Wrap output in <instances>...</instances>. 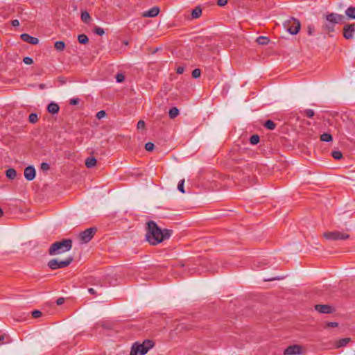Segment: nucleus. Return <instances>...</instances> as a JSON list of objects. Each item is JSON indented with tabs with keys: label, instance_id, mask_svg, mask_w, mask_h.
Instances as JSON below:
<instances>
[{
	"label": "nucleus",
	"instance_id": "f257e3e1",
	"mask_svg": "<svg viewBox=\"0 0 355 355\" xmlns=\"http://www.w3.org/2000/svg\"><path fill=\"white\" fill-rule=\"evenodd\" d=\"M173 231L168 229H161L155 222L147 223L146 238L147 241L153 245H156L166 239H168L172 235Z\"/></svg>",
	"mask_w": 355,
	"mask_h": 355
},
{
	"label": "nucleus",
	"instance_id": "f03ea898",
	"mask_svg": "<svg viewBox=\"0 0 355 355\" xmlns=\"http://www.w3.org/2000/svg\"><path fill=\"white\" fill-rule=\"evenodd\" d=\"M71 247L72 241L71 239H64L61 241L53 243L49 250V253L51 255L62 254L70 250Z\"/></svg>",
	"mask_w": 355,
	"mask_h": 355
},
{
	"label": "nucleus",
	"instance_id": "7ed1b4c3",
	"mask_svg": "<svg viewBox=\"0 0 355 355\" xmlns=\"http://www.w3.org/2000/svg\"><path fill=\"white\" fill-rule=\"evenodd\" d=\"M153 346L154 343L150 340H146L141 344L135 343L131 348L130 355H145Z\"/></svg>",
	"mask_w": 355,
	"mask_h": 355
},
{
	"label": "nucleus",
	"instance_id": "20e7f679",
	"mask_svg": "<svg viewBox=\"0 0 355 355\" xmlns=\"http://www.w3.org/2000/svg\"><path fill=\"white\" fill-rule=\"evenodd\" d=\"M284 28L292 35H296L301 27L300 22L295 19L290 18L284 23Z\"/></svg>",
	"mask_w": 355,
	"mask_h": 355
},
{
	"label": "nucleus",
	"instance_id": "39448f33",
	"mask_svg": "<svg viewBox=\"0 0 355 355\" xmlns=\"http://www.w3.org/2000/svg\"><path fill=\"white\" fill-rule=\"evenodd\" d=\"M73 261L72 257H69L64 260L59 261L56 259L50 260L48 262V266L52 270L63 268L68 266Z\"/></svg>",
	"mask_w": 355,
	"mask_h": 355
},
{
	"label": "nucleus",
	"instance_id": "423d86ee",
	"mask_svg": "<svg viewBox=\"0 0 355 355\" xmlns=\"http://www.w3.org/2000/svg\"><path fill=\"white\" fill-rule=\"evenodd\" d=\"M333 32V13L327 15L322 24V33L329 35Z\"/></svg>",
	"mask_w": 355,
	"mask_h": 355
},
{
	"label": "nucleus",
	"instance_id": "0eeeda50",
	"mask_svg": "<svg viewBox=\"0 0 355 355\" xmlns=\"http://www.w3.org/2000/svg\"><path fill=\"white\" fill-rule=\"evenodd\" d=\"M96 232V229L94 227L88 228L80 233L79 239L82 243H87L94 237Z\"/></svg>",
	"mask_w": 355,
	"mask_h": 355
},
{
	"label": "nucleus",
	"instance_id": "6e6552de",
	"mask_svg": "<svg viewBox=\"0 0 355 355\" xmlns=\"http://www.w3.org/2000/svg\"><path fill=\"white\" fill-rule=\"evenodd\" d=\"M302 354V347L299 345H290L284 351V355H300Z\"/></svg>",
	"mask_w": 355,
	"mask_h": 355
},
{
	"label": "nucleus",
	"instance_id": "1a4fd4ad",
	"mask_svg": "<svg viewBox=\"0 0 355 355\" xmlns=\"http://www.w3.org/2000/svg\"><path fill=\"white\" fill-rule=\"evenodd\" d=\"M355 33V23L348 24L343 27V37L347 40H351L354 37Z\"/></svg>",
	"mask_w": 355,
	"mask_h": 355
},
{
	"label": "nucleus",
	"instance_id": "9d476101",
	"mask_svg": "<svg viewBox=\"0 0 355 355\" xmlns=\"http://www.w3.org/2000/svg\"><path fill=\"white\" fill-rule=\"evenodd\" d=\"M24 175L28 181H31L35 178V169L33 166H28L24 169Z\"/></svg>",
	"mask_w": 355,
	"mask_h": 355
},
{
	"label": "nucleus",
	"instance_id": "9b49d317",
	"mask_svg": "<svg viewBox=\"0 0 355 355\" xmlns=\"http://www.w3.org/2000/svg\"><path fill=\"white\" fill-rule=\"evenodd\" d=\"M315 309L320 313H330L332 311L331 306L327 304H317L315 306Z\"/></svg>",
	"mask_w": 355,
	"mask_h": 355
},
{
	"label": "nucleus",
	"instance_id": "f8f14e48",
	"mask_svg": "<svg viewBox=\"0 0 355 355\" xmlns=\"http://www.w3.org/2000/svg\"><path fill=\"white\" fill-rule=\"evenodd\" d=\"M21 38L23 41L31 44H37L39 42V40L37 37H33L27 33L21 34Z\"/></svg>",
	"mask_w": 355,
	"mask_h": 355
},
{
	"label": "nucleus",
	"instance_id": "ddd939ff",
	"mask_svg": "<svg viewBox=\"0 0 355 355\" xmlns=\"http://www.w3.org/2000/svg\"><path fill=\"white\" fill-rule=\"evenodd\" d=\"M351 341L350 338H344L334 341V349L345 347Z\"/></svg>",
	"mask_w": 355,
	"mask_h": 355
},
{
	"label": "nucleus",
	"instance_id": "4468645a",
	"mask_svg": "<svg viewBox=\"0 0 355 355\" xmlns=\"http://www.w3.org/2000/svg\"><path fill=\"white\" fill-rule=\"evenodd\" d=\"M159 12V9L158 7H153L150 10L144 12L143 13V17H155L158 15Z\"/></svg>",
	"mask_w": 355,
	"mask_h": 355
},
{
	"label": "nucleus",
	"instance_id": "2eb2a0df",
	"mask_svg": "<svg viewBox=\"0 0 355 355\" xmlns=\"http://www.w3.org/2000/svg\"><path fill=\"white\" fill-rule=\"evenodd\" d=\"M59 110H60L59 105L54 102H51L47 106L48 112L53 114H57L59 112Z\"/></svg>",
	"mask_w": 355,
	"mask_h": 355
},
{
	"label": "nucleus",
	"instance_id": "dca6fc26",
	"mask_svg": "<svg viewBox=\"0 0 355 355\" xmlns=\"http://www.w3.org/2000/svg\"><path fill=\"white\" fill-rule=\"evenodd\" d=\"M349 234L338 232L334 231V240H345L349 238Z\"/></svg>",
	"mask_w": 355,
	"mask_h": 355
},
{
	"label": "nucleus",
	"instance_id": "f3484780",
	"mask_svg": "<svg viewBox=\"0 0 355 355\" xmlns=\"http://www.w3.org/2000/svg\"><path fill=\"white\" fill-rule=\"evenodd\" d=\"M202 15V9L200 6H196L191 12V17L193 19H197Z\"/></svg>",
	"mask_w": 355,
	"mask_h": 355
},
{
	"label": "nucleus",
	"instance_id": "a211bd4d",
	"mask_svg": "<svg viewBox=\"0 0 355 355\" xmlns=\"http://www.w3.org/2000/svg\"><path fill=\"white\" fill-rule=\"evenodd\" d=\"M6 175L8 179L14 180L17 176V172L15 169L10 168L6 171Z\"/></svg>",
	"mask_w": 355,
	"mask_h": 355
},
{
	"label": "nucleus",
	"instance_id": "6ab92c4d",
	"mask_svg": "<svg viewBox=\"0 0 355 355\" xmlns=\"http://www.w3.org/2000/svg\"><path fill=\"white\" fill-rule=\"evenodd\" d=\"M96 164V159L94 157H88L85 161V165L87 168H92Z\"/></svg>",
	"mask_w": 355,
	"mask_h": 355
},
{
	"label": "nucleus",
	"instance_id": "aec40b11",
	"mask_svg": "<svg viewBox=\"0 0 355 355\" xmlns=\"http://www.w3.org/2000/svg\"><path fill=\"white\" fill-rule=\"evenodd\" d=\"M54 47L57 51H62L65 49V43L63 41H57L55 42Z\"/></svg>",
	"mask_w": 355,
	"mask_h": 355
},
{
	"label": "nucleus",
	"instance_id": "412c9836",
	"mask_svg": "<svg viewBox=\"0 0 355 355\" xmlns=\"http://www.w3.org/2000/svg\"><path fill=\"white\" fill-rule=\"evenodd\" d=\"M345 13L347 16L350 19H355V8L354 7H349L348 8Z\"/></svg>",
	"mask_w": 355,
	"mask_h": 355
},
{
	"label": "nucleus",
	"instance_id": "4be33fe9",
	"mask_svg": "<svg viewBox=\"0 0 355 355\" xmlns=\"http://www.w3.org/2000/svg\"><path fill=\"white\" fill-rule=\"evenodd\" d=\"M179 114V110L177 107H172L169 110L168 115L171 119H175Z\"/></svg>",
	"mask_w": 355,
	"mask_h": 355
},
{
	"label": "nucleus",
	"instance_id": "5701e85b",
	"mask_svg": "<svg viewBox=\"0 0 355 355\" xmlns=\"http://www.w3.org/2000/svg\"><path fill=\"white\" fill-rule=\"evenodd\" d=\"M269 41L268 37L265 36H259L257 38V43L261 45H266L268 44Z\"/></svg>",
	"mask_w": 355,
	"mask_h": 355
},
{
	"label": "nucleus",
	"instance_id": "b1692460",
	"mask_svg": "<svg viewBox=\"0 0 355 355\" xmlns=\"http://www.w3.org/2000/svg\"><path fill=\"white\" fill-rule=\"evenodd\" d=\"M264 127L268 130H272L276 128V124L271 120H267L264 123Z\"/></svg>",
	"mask_w": 355,
	"mask_h": 355
},
{
	"label": "nucleus",
	"instance_id": "393cba45",
	"mask_svg": "<svg viewBox=\"0 0 355 355\" xmlns=\"http://www.w3.org/2000/svg\"><path fill=\"white\" fill-rule=\"evenodd\" d=\"M78 40L80 44H85L88 43L89 39L85 34H80L78 36Z\"/></svg>",
	"mask_w": 355,
	"mask_h": 355
},
{
	"label": "nucleus",
	"instance_id": "a878e982",
	"mask_svg": "<svg viewBox=\"0 0 355 355\" xmlns=\"http://www.w3.org/2000/svg\"><path fill=\"white\" fill-rule=\"evenodd\" d=\"M91 19V17L89 15V14L87 12V11H85V12H83L82 14H81V19L83 22L85 23H88L89 21Z\"/></svg>",
	"mask_w": 355,
	"mask_h": 355
},
{
	"label": "nucleus",
	"instance_id": "bb28decb",
	"mask_svg": "<svg viewBox=\"0 0 355 355\" xmlns=\"http://www.w3.org/2000/svg\"><path fill=\"white\" fill-rule=\"evenodd\" d=\"M302 114L309 118H311L314 116L315 112L311 109H306L303 111Z\"/></svg>",
	"mask_w": 355,
	"mask_h": 355
},
{
	"label": "nucleus",
	"instance_id": "cd10ccee",
	"mask_svg": "<svg viewBox=\"0 0 355 355\" xmlns=\"http://www.w3.org/2000/svg\"><path fill=\"white\" fill-rule=\"evenodd\" d=\"M320 139L323 141H329L332 139V136L328 133H324L320 136Z\"/></svg>",
	"mask_w": 355,
	"mask_h": 355
},
{
	"label": "nucleus",
	"instance_id": "c85d7f7f",
	"mask_svg": "<svg viewBox=\"0 0 355 355\" xmlns=\"http://www.w3.org/2000/svg\"><path fill=\"white\" fill-rule=\"evenodd\" d=\"M28 120L31 123H35L38 121V117L37 114L31 113L28 116Z\"/></svg>",
	"mask_w": 355,
	"mask_h": 355
},
{
	"label": "nucleus",
	"instance_id": "c756f323",
	"mask_svg": "<svg viewBox=\"0 0 355 355\" xmlns=\"http://www.w3.org/2000/svg\"><path fill=\"white\" fill-rule=\"evenodd\" d=\"M250 141L253 145L257 144L259 143V135H254L251 136V137L250 139Z\"/></svg>",
	"mask_w": 355,
	"mask_h": 355
},
{
	"label": "nucleus",
	"instance_id": "7c9ffc66",
	"mask_svg": "<svg viewBox=\"0 0 355 355\" xmlns=\"http://www.w3.org/2000/svg\"><path fill=\"white\" fill-rule=\"evenodd\" d=\"M94 32L96 35H100V36H102L105 33L103 28L98 27V26L95 27Z\"/></svg>",
	"mask_w": 355,
	"mask_h": 355
},
{
	"label": "nucleus",
	"instance_id": "2f4dec72",
	"mask_svg": "<svg viewBox=\"0 0 355 355\" xmlns=\"http://www.w3.org/2000/svg\"><path fill=\"white\" fill-rule=\"evenodd\" d=\"M184 180H182L179 182L178 185V190L182 192V193H185L184 189Z\"/></svg>",
	"mask_w": 355,
	"mask_h": 355
},
{
	"label": "nucleus",
	"instance_id": "473e14b6",
	"mask_svg": "<svg viewBox=\"0 0 355 355\" xmlns=\"http://www.w3.org/2000/svg\"><path fill=\"white\" fill-rule=\"evenodd\" d=\"M200 74H201V71L199 69H195L192 71V77L194 78H199L200 76Z\"/></svg>",
	"mask_w": 355,
	"mask_h": 355
},
{
	"label": "nucleus",
	"instance_id": "72a5a7b5",
	"mask_svg": "<svg viewBox=\"0 0 355 355\" xmlns=\"http://www.w3.org/2000/svg\"><path fill=\"white\" fill-rule=\"evenodd\" d=\"M155 145L152 142H148L145 145V148L147 151H152L154 149Z\"/></svg>",
	"mask_w": 355,
	"mask_h": 355
},
{
	"label": "nucleus",
	"instance_id": "f704fd0d",
	"mask_svg": "<svg viewBox=\"0 0 355 355\" xmlns=\"http://www.w3.org/2000/svg\"><path fill=\"white\" fill-rule=\"evenodd\" d=\"M116 80L117 83H122L125 80V76L123 73H117L116 76Z\"/></svg>",
	"mask_w": 355,
	"mask_h": 355
},
{
	"label": "nucleus",
	"instance_id": "c9c22d12",
	"mask_svg": "<svg viewBox=\"0 0 355 355\" xmlns=\"http://www.w3.org/2000/svg\"><path fill=\"white\" fill-rule=\"evenodd\" d=\"M323 236L327 240L333 239V232H325V233H324Z\"/></svg>",
	"mask_w": 355,
	"mask_h": 355
},
{
	"label": "nucleus",
	"instance_id": "e433bc0d",
	"mask_svg": "<svg viewBox=\"0 0 355 355\" xmlns=\"http://www.w3.org/2000/svg\"><path fill=\"white\" fill-rule=\"evenodd\" d=\"M42 315V312L39 310H35L32 312V316L34 318H40Z\"/></svg>",
	"mask_w": 355,
	"mask_h": 355
},
{
	"label": "nucleus",
	"instance_id": "4c0bfd02",
	"mask_svg": "<svg viewBox=\"0 0 355 355\" xmlns=\"http://www.w3.org/2000/svg\"><path fill=\"white\" fill-rule=\"evenodd\" d=\"M343 157V155L340 151L334 150V159H340Z\"/></svg>",
	"mask_w": 355,
	"mask_h": 355
},
{
	"label": "nucleus",
	"instance_id": "58836bf2",
	"mask_svg": "<svg viewBox=\"0 0 355 355\" xmlns=\"http://www.w3.org/2000/svg\"><path fill=\"white\" fill-rule=\"evenodd\" d=\"M307 31H308V34H309V35H313V33H315V28H314V26H312V25H309V26H308Z\"/></svg>",
	"mask_w": 355,
	"mask_h": 355
},
{
	"label": "nucleus",
	"instance_id": "ea45409f",
	"mask_svg": "<svg viewBox=\"0 0 355 355\" xmlns=\"http://www.w3.org/2000/svg\"><path fill=\"white\" fill-rule=\"evenodd\" d=\"M137 129H144L145 128V122L142 120L138 121L137 125Z\"/></svg>",
	"mask_w": 355,
	"mask_h": 355
},
{
	"label": "nucleus",
	"instance_id": "a19ab883",
	"mask_svg": "<svg viewBox=\"0 0 355 355\" xmlns=\"http://www.w3.org/2000/svg\"><path fill=\"white\" fill-rule=\"evenodd\" d=\"M105 114H105V111L101 110L97 112L96 117H97V119H101L103 118L105 116Z\"/></svg>",
	"mask_w": 355,
	"mask_h": 355
},
{
	"label": "nucleus",
	"instance_id": "79ce46f5",
	"mask_svg": "<svg viewBox=\"0 0 355 355\" xmlns=\"http://www.w3.org/2000/svg\"><path fill=\"white\" fill-rule=\"evenodd\" d=\"M23 61L26 64H31L33 62V59L30 57H25Z\"/></svg>",
	"mask_w": 355,
	"mask_h": 355
},
{
	"label": "nucleus",
	"instance_id": "37998d69",
	"mask_svg": "<svg viewBox=\"0 0 355 355\" xmlns=\"http://www.w3.org/2000/svg\"><path fill=\"white\" fill-rule=\"evenodd\" d=\"M49 168V164L48 163L43 162L41 164V169L42 171H48Z\"/></svg>",
	"mask_w": 355,
	"mask_h": 355
},
{
	"label": "nucleus",
	"instance_id": "c03bdc74",
	"mask_svg": "<svg viewBox=\"0 0 355 355\" xmlns=\"http://www.w3.org/2000/svg\"><path fill=\"white\" fill-rule=\"evenodd\" d=\"M217 3L219 6H224L227 3V0H218Z\"/></svg>",
	"mask_w": 355,
	"mask_h": 355
},
{
	"label": "nucleus",
	"instance_id": "a18cd8bd",
	"mask_svg": "<svg viewBox=\"0 0 355 355\" xmlns=\"http://www.w3.org/2000/svg\"><path fill=\"white\" fill-rule=\"evenodd\" d=\"M78 103H79V99L78 98H71L70 100V104L71 105H77Z\"/></svg>",
	"mask_w": 355,
	"mask_h": 355
},
{
	"label": "nucleus",
	"instance_id": "49530a36",
	"mask_svg": "<svg viewBox=\"0 0 355 355\" xmlns=\"http://www.w3.org/2000/svg\"><path fill=\"white\" fill-rule=\"evenodd\" d=\"M64 297H59L57 300H56V304L58 305H62V304H64Z\"/></svg>",
	"mask_w": 355,
	"mask_h": 355
},
{
	"label": "nucleus",
	"instance_id": "de8ad7c7",
	"mask_svg": "<svg viewBox=\"0 0 355 355\" xmlns=\"http://www.w3.org/2000/svg\"><path fill=\"white\" fill-rule=\"evenodd\" d=\"M184 71V68L183 67L180 66L177 68L176 72L178 74H182V73H183Z\"/></svg>",
	"mask_w": 355,
	"mask_h": 355
},
{
	"label": "nucleus",
	"instance_id": "09e8293b",
	"mask_svg": "<svg viewBox=\"0 0 355 355\" xmlns=\"http://www.w3.org/2000/svg\"><path fill=\"white\" fill-rule=\"evenodd\" d=\"M11 24L13 26H19V21L17 19H14L11 21Z\"/></svg>",
	"mask_w": 355,
	"mask_h": 355
},
{
	"label": "nucleus",
	"instance_id": "8fccbe9b",
	"mask_svg": "<svg viewBox=\"0 0 355 355\" xmlns=\"http://www.w3.org/2000/svg\"><path fill=\"white\" fill-rule=\"evenodd\" d=\"M88 292L91 294V295H94L96 294V291L93 288H89L88 289Z\"/></svg>",
	"mask_w": 355,
	"mask_h": 355
},
{
	"label": "nucleus",
	"instance_id": "3c124183",
	"mask_svg": "<svg viewBox=\"0 0 355 355\" xmlns=\"http://www.w3.org/2000/svg\"><path fill=\"white\" fill-rule=\"evenodd\" d=\"M338 19H340V16L338 15V19H337V16L334 14V24L338 22V21H337Z\"/></svg>",
	"mask_w": 355,
	"mask_h": 355
},
{
	"label": "nucleus",
	"instance_id": "603ef678",
	"mask_svg": "<svg viewBox=\"0 0 355 355\" xmlns=\"http://www.w3.org/2000/svg\"><path fill=\"white\" fill-rule=\"evenodd\" d=\"M327 326L329 327H333V322H329L327 323Z\"/></svg>",
	"mask_w": 355,
	"mask_h": 355
},
{
	"label": "nucleus",
	"instance_id": "864d4df0",
	"mask_svg": "<svg viewBox=\"0 0 355 355\" xmlns=\"http://www.w3.org/2000/svg\"><path fill=\"white\" fill-rule=\"evenodd\" d=\"M44 87H45V85H44V84H41V85H40V89H44Z\"/></svg>",
	"mask_w": 355,
	"mask_h": 355
},
{
	"label": "nucleus",
	"instance_id": "5fc2aeb1",
	"mask_svg": "<svg viewBox=\"0 0 355 355\" xmlns=\"http://www.w3.org/2000/svg\"><path fill=\"white\" fill-rule=\"evenodd\" d=\"M3 209L0 207V216L3 215Z\"/></svg>",
	"mask_w": 355,
	"mask_h": 355
},
{
	"label": "nucleus",
	"instance_id": "6e6d98bb",
	"mask_svg": "<svg viewBox=\"0 0 355 355\" xmlns=\"http://www.w3.org/2000/svg\"><path fill=\"white\" fill-rule=\"evenodd\" d=\"M4 339L3 336H0V341L3 340Z\"/></svg>",
	"mask_w": 355,
	"mask_h": 355
},
{
	"label": "nucleus",
	"instance_id": "4d7b16f0",
	"mask_svg": "<svg viewBox=\"0 0 355 355\" xmlns=\"http://www.w3.org/2000/svg\"><path fill=\"white\" fill-rule=\"evenodd\" d=\"M334 327H336L338 326V323L334 322Z\"/></svg>",
	"mask_w": 355,
	"mask_h": 355
},
{
	"label": "nucleus",
	"instance_id": "13d9d810",
	"mask_svg": "<svg viewBox=\"0 0 355 355\" xmlns=\"http://www.w3.org/2000/svg\"><path fill=\"white\" fill-rule=\"evenodd\" d=\"M273 279H279V278L275 277V278H273V279H271L270 280H273Z\"/></svg>",
	"mask_w": 355,
	"mask_h": 355
}]
</instances>
